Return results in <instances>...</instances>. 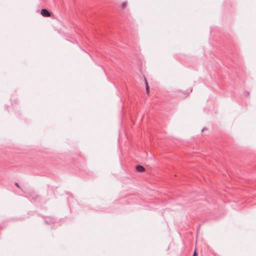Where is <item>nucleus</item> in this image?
<instances>
[{
	"mask_svg": "<svg viewBox=\"0 0 256 256\" xmlns=\"http://www.w3.org/2000/svg\"><path fill=\"white\" fill-rule=\"evenodd\" d=\"M144 170V168L142 166H136V170L139 172H143Z\"/></svg>",
	"mask_w": 256,
	"mask_h": 256,
	"instance_id": "7ed1b4c3",
	"label": "nucleus"
},
{
	"mask_svg": "<svg viewBox=\"0 0 256 256\" xmlns=\"http://www.w3.org/2000/svg\"><path fill=\"white\" fill-rule=\"evenodd\" d=\"M196 254H196V252L195 250L194 252L193 256H196Z\"/></svg>",
	"mask_w": 256,
	"mask_h": 256,
	"instance_id": "423d86ee",
	"label": "nucleus"
},
{
	"mask_svg": "<svg viewBox=\"0 0 256 256\" xmlns=\"http://www.w3.org/2000/svg\"><path fill=\"white\" fill-rule=\"evenodd\" d=\"M15 186H17L18 188H20V186H19V185H18V183H17V182H16V183H15Z\"/></svg>",
	"mask_w": 256,
	"mask_h": 256,
	"instance_id": "39448f33",
	"label": "nucleus"
},
{
	"mask_svg": "<svg viewBox=\"0 0 256 256\" xmlns=\"http://www.w3.org/2000/svg\"><path fill=\"white\" fill-rule=\"evenodd\" d=\"M40 14L44 17H50L51 16V13L44 8L41 10Z\"/></svg>",
	"mask_w": 256,
	"mask_h": 256,
	"instance_id": "f257e3e1",
	"label": "nucleus"
},
{
	"mask_svg": "<svg viewBox=\"0 0 256 256\" xmlns=\"http://www.w3.org/2000/svg\"><path fill=\"white\" fill-rule=\"evenodd\" d=\"M127 6V2H124L121 4V8L124 9Z\"/></svg>",
	"mask_w": 256,
	"mask_h": 256,
	"instance_id": "20e7f679",
	"label": "nucleus"
},
{
	"mask_svg": "<svg viewBox=\"0 0 256 256\" xmlns=\"http://www.w3.org/2000/svg\"><path fill=\"white\" fill-rule=\"evenodd\" d=\"M144 81H145V84H146V91L148 94H150L149 86H148L147 80L146 78H144Z\"/></svg>",
	"mask_w": 256,
	"mask_h": 256,
	"instance_id": "f03ea898",
	"label": "nucleus"
}]
</instances>
